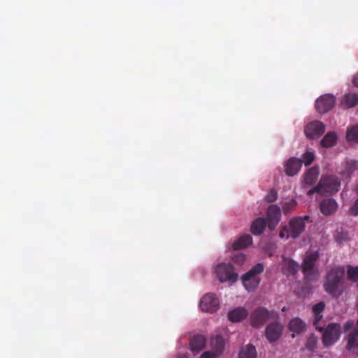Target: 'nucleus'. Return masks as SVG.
Masks as SVG:
<instances>
[{
	"label": "nucleus",
	"mask_w": 358,
	"mask_h": 358,
	"mask_svg": "<svg viewBox=\"0 0 358 358\" xmlns=\"http://www.w3.org/2000/svg\"><path fill=\"white\" fill-rule=\"evenodd\" d=\"M345 268L338 266L331 268L327 273L324 282L326 292L333 296H340L343 292Z\"/></svg>",
	"instance_id": "nucleus-1"
},
{
	"label": "nucleus",
	"mask_w": 358,
	"mask_h": 358,
	"mask_svg": "<svg viewBox=\"0 0 358 358\" xmlns=\"http://www.w3.org/2000/svg\"><path fill=\"white\" fill-rule=\"evenodd\" d=\"M310 217L305 215L304 217H294L292 218L288 224L282 227L279 236L280 238H286L287 239L296 238L304 231L306 227V220H309Z\"/></svg>",
	"instance_id": "nucleus-2"
},
{
	"label": "nucleus",
	"mask_w": 358,
	"mask_h": 358,
	"mask_svg": "<svg viewBox=\"0 0 358 358\" xmlns=\"http://www.w3.org/2000/svg\"><path fill=\"white\" fill-rule=\"evenodd\" d=\"M340 180L334 176H327L320 179L319 183L308 192V195L314 193L334 194L339 190Z\"/></svg>",
	"instance_id": "nucleus-3"
},
{
	"label": "nucleus",
	"mask_w": 358,
	"mask_h": 358,
	"mask_svg": "<svg viewBox=\"0 0 358 358\" xmlns=\"http://www.w3.org/2000/svg\"><path fill=\"white\" fill-rule=\"evenodd\" d=\"M322 340L325 348L330 347L336 343L341 337V327L338 323H330L326 327H323Z\"/></svg>",
	"instance_id": "nucleus-4"
},
{
	"label": "nucleus",
	"mask_w": 358,
	"mask_h": 358,
	"mask_svg": "<svg viewBox=\"0 0 358 358\" xmlns=\"http://www.w3.org/2000/svg\"><path fill=\"white\" fill-rule=\"evenodd\" d=\"M215 273L221 282H235L238 278V274L235 273L234 266L229 263L218 264L215 268Z\"/></svg>",
	"instance_id": "nucleus-5"
},
{
	"label": "nucleus",
	"mask_w": 358,
	"mask_h": 358,
	"mask_svg": "<svg viewBox=\"0 0 358 358\" xmlns=\"http://www.w3.org/2000/svg\"><path fill=\"white\" fill-rule=\"evenodd\" d=\"M271 313L264 307H259L254 310L250 315L252 327L259 328L263 326L270 318Z\"/></svg>",
	"instance_id": "nucleus-6"
},
{
	"label": "nucleus",
	"mask_w": 358,
	"mask_h": 358,
	"mask_svg": "<svg viewBox=\"0 0 358 358\" xmlns=\"http://www.w3.org/2000/svg\"><path fill=\"white\" fill-rule=\"evenodd\" d=\"M336 104V98L331 94L320 96L315 101V108L320 113H325L331 110Z\"/></svg>",
	"instance_id": "nucleus-7"
},
{
	"label": "nucleus",
	"mask_w": 358,
	"mask_h": 358,
	"mask_svg": "<svg viewBox=\"0 0 358 358\" xmlns=\"http://www.w3.org/2000/svg\"><path fill=\"white\" fill-rule=\"evenodd\" d=\"M219 299L213 293L205 294L200 300V308L202 311L213 313L219 308Z\"/></svg>",
	"instance_id": "nucleus-8"
},
{
	"label": "nucleus",
	"mask_w": 358,
	"mask_h": 358,
	"mask_svg": "<svg viewBox=\"0 0 358 358\" xmlns=\"http://www.w3.org/2000/svg\"><path fill=\"white\" fill-rule=\"evenodd\" d=\"M325 131V125L320 121L309 122L304 128V133L307 138L310 139L318 138Z\"/></svg>",
	"instance_id": "nucleus-9"
},
{
	"label": "nucleus",
	"mask_w": 358,
	"mask_h": 358,
	"mask_svg": "<svg viewBox=\"0 0 358 358\" xmlns=\"http://www.w3.org/2000/svg\"><path fill=\"white\" fill-rule=\"evenodd\" d=\"M358 170V161L354 159L346 158L341 162L338 174L343 179L350 178L355 171Z\"/></svg>",
	"instance_id": "nucleus-10"
},
{
	"label": "nucleus",
	"mask_w": 358,
	"mask_h": 358,
	"mask_svg": "<svg viewBox=\"0 0 358 358\" xmlns=\"http://www.w3.org/2000/svg\"><path fill=\"white\" fill-rule=\"evenodd\" d=\"M345 350L353 355H358V324L356 323L353 329L345 337Z\"/></svg>",
	"instance_id": "nucleus-11"
},
{
	"label": "nucleus",
	"mask_w": 358,
	"mask_h": 358,
	"mask_svg": "<svg viewBox=\"0 0 358 358\" xmlns=\"http://www.w3.org/2000/svg\"><path fill=\"white\" fill-rule=\"evenodd\" d=\"M268 228L274 229L281 219V210L277 205H271L266 210Z\"/></svg>",
	"instance_id": "nucleus-12"
},
{
	"label": "nucleus",
	"mask_w": 358,
	"mask_h": 358,
	"mask_svg": "<svg viewBox=\"0 0 358 358\" xmlns=\"http://www.w3.org/2000/svg\"><path fill=\"white\" fill-rule=\"evenodd\" d=\"M282 325L279 322H272L269 324L265 330V335L270 343L275 342L281 336L282 331Z\"/></svg>",
	"instance_id": "nucleus-13"
},
{
	"label": "nucleus",
	"mask_w": 358,
	"mask_h": 358,
	"mask_svg": "<svg viewBox=\"0 0 358 358\" xmlns=\"http://www.w3.org/2000/svg\"><path fill=\"white\" fill-rule=\"evenodd\" d=\"M302 166V162L296 157L289 158L285 164V173L289 176L297 174Z\"/></svg>",
	"instance_id": "nucleus-14"
},
{
	"label": "nucleus",
	"mask_w": 358,
	"mask_h": 358,
	"mask_svg": "<svg viewBox=\"0 0 358 358\" xmlns=\"http://www.w3.org/2000/svg\"><path fill=\"white\" fill-rule=\"evenodd\" d=\"M338 207V205L334 199H325L320 203V211L325 216L334 214L337 210Z\"/></svg>",
	"instance_id": "nucleus-15"
},
{
	"label": "nucleus",
	"mask_w": 358,
	"mask_h": 358,
	"mask_svg": "<svg viewBox=\"0 0 358 358\" xmlns=\"http://www.w3.org/2000/svg\"><path fill=\"white\" fill-rule=\"evenodd\" d=\"M299 269V265L297 262L292 259L282 256V267L283 273L287 275H294Z\"/></svg>",
	"instance_id": "nucleus-16"
},
{
	"label": "nucleus",
	"mask_w": 358,
	"mask_h": 358,
	"mask_svg": "<svg viewBox=\"0 0 358 358\" xmlns=\"http://www.w3.org/2000/svg\"><path fill=\"white\" fill-rule=\"evenodd\" d=\"M318 259L317 253H311L307 255L302 263L301 270L304 275H307L312 272Z\"/></svg>",
	"instance_id": "nucleus-17"
},
{
	"label": "nucleus",
	"mask_w": 358,
	"mask_h": 358,
	"mask_svg": "<svg viewBox=\"0 0 358 358\" xmlns=\"http://www.w3.org/2000/svg\"><path fill=\"white\" fill-rule=\"evenodd\" d=\"M340 104L344 109L356 106L358 104V94L356 93L345 94L341 99Z\"/></svg>",
	"instance_id": "nucleus-18"
},
{
	"label": "nucleus",
	"mask_w": 358,
	"mask_h": 358,
	"mask_svg": "<svg viewBox=\"0 0 358 358\" xmlns=\"http://www.w3.org/2000/svg\"><path fill=\"white\" fill-rule=\"evenodd\" d=\"M248 310L243 307L236 308L228 313V319L233 322H238L246 318Z\"/></svg>",
	"instance_id": "nucleus-19"
},
{
	"label": "nucleus",
	"mask_w": 358,
	"mask_h": 358,
	"mask_svg": "<svg viewBox=\"0 0 358 358\" xmlns=\"http://www.w3.org/2000/svg\"><path fill=\"white\" fill-rule=\"evenodd\" d=\"M206 343V339L203 335H195L190 340V349L192 352H199L204 348Z\"/></svg>",
	"instance_id": "nucleus-20"
},
{
	"label": "nucleus",
	"mask_w": 358,
	"mask_h": 358,
	"mask_svg": "<svg viewBox=\"0 0 358 358\" xmlns=\"http://www.w3.org/2000/svg\"><path fill=\"white\" fill-rule=\"evenodd\" d=\"M252 243V237L250 234L241 236L231 245L234 250H238L248 248Z\"/></svg>",
	"instance_id": "nucleus-21"
},
{
	"label": "nucleus",
	"mask_w": 358,
	"mask_h": 358,
	"mask_svg": "<svg viewBox=\"0 0 358 358\" xmlns=\"http://www.w3.org/2000/svg\"><path fill=\"white\" fill-rule=\"evenodd\" d=\"M320 173L318 167L313 166L309 169L303 176V182L307 185H313L317 179Z\"/></svg>",
	"instance_id": "nucleus-22"
},
{
	"label": "nucleus",
	"mask_w": 358,
	"mask_h": 358,
	"mask_svg": "<svg viewBox=\"0 0 358 358\" xmlns=\"http://www.w3.org/2000/svg\"><path fill=\"white\" fill-rule=\"evenodd\" d=\"M266 228V220L264 217H258L255 220L250 227V231L254 235L262 234Z\"/></svg>",
	"instance_id": "nucleus-23"
},
{
	"label": "nucleus",
	"mask_w": 358,
	"mask_h": 358,
	"mask_svg": "<svg viewBox=\"0 0 358 358\" xmlns=\"http://www.w3.org/2000/svg\"><path fill=\"white\" fill-rule=\"evenodd\" d=\"M306 323L300 318L295 317L289 323V329L294 333L300 334L306 331Z\"/></svg>",
	"instance_id": "nucleus-24"
},
{
	"label": "nucleus",
	"mask_w": 358,
	"mask_h": 358,
	"mask_svg": "<svg viewBox=\"0 0 358 358\" xmlns=\"http://www.w3.org/2000/svg\"><path fill=\"white\" fill-rule=\"evenodd\" d=\"M337 139V134L334 131H329L322 139L320 145L323 148H331L336 144Z\"/></svg>",
	"instance_id": "nucleus-25"
},
{
	"label": "nucleus",
	"mask_w": 358,
	"mask_h": 358,
	"mask_svg": "<svg viewBox=\"0 0 358 358\" xmlns=\"http://www.w3.org/2000/svg\"><path fill=\"white\" fill-rule=\"evenodd\" d=\"M211 348L213 351L217 355H220L223 352L224 348V341L223 338L217 335L211 339Z\"/></svg>",
	"instance_id": "nucleus-26"
},
{
	"label": "nucleus",
	"mask_w": 358,
	"mask_h": 358,
	"mask_svg": "<svg viewBox=\"0 0 358 358\" xmlns=\"http://www.w3.org/2000/svg\"><path fill=\"white\" fill-rule=\"evenodd\" d=\"M243 284L245 289L249 291L255 290L260 282V278H255L251 276L245 277V273L241 278Z\"/></svg>",
	"instance_id": "nucleus-27"
},
{
	"label": "nucleus",
	"mask_w": 358,
	"mask_h": 358,
	"mask_svg": "<svg viewBox=\"0 0 358 358\" xmlns=\"http://www.w3.org/2000/svg\"><path fill=\"white\" fill-rule=\"evenodd\" d=\"M264 270V264L262 263H258L252 266L247 273H245V277L248 278L251 276L255 278H260L259 274H261Z\"/></svg>",
	"instance_id": "nucleus-28"
},
{
	"label": "nucleus",
	"mask_w": 358,
	"mask_h": 358,
	"mask_svg": "<svg viewBox=\"0 0 358 358\" xmlns=\"http://www.w3.org/2000/svg\"><path fill=\"white\" fill-rule=\"evenodd\" d=\"M241 358H256L257 352L255 346L251 344L247 345L245 348L240 353Z\"/></svg>",
	"instance_id": "nucleus-29"
},
{
	"label": "nucleus",
	"mask_w": 358,
	"mask_h": 358,
	"mask_svg": "<svg viewBox=\"0 0 358 358\" xmlns=\"http://www.w3.org/2000/svg\"><path fill=\"white\" fill-rule=\"evenodd\" d=\"M347 279L352 282L358 281V266H347Z\"/></svg>",
	"instance_id": "nucleus-30"
},
{
	"label": "nucleus",
	"mask_w": 358,
	"mask_h": 358,
	"mask_svg": "<svg viewBox=\"0 0 358 358\" xmlns=\"http://www.w3.org/2000/svg\"><path fill=\"white\" fill-rule=\"evenodd\" d=\"M297 206V202L295 199H289V201H285L282 204V208L284 213H288L295 210Z\"/></svg>",
	"instance_id": "nucleus-31"
},
{
	"label": "nucleus",
	"mask_w": 358,
	"mask_h": 358,
	"mask_svg": "<svg viewBox=\"0 0 358 358\" xmlns=\"http://www.w3.org/2000/svg\"><path fill=\"white\" fill-rule=\"evenodd\" d=\"M231 261L238 265H243L245 260V255L241 252H235L231 257Z\"/></svg>",
	"instance_id": "nucleus-32"
},
{
	"label": "nucleus",
	"mask_w": 358,
	"mask_h": 358,
	"mask_svg": "<svg viewBox=\"0 0 358 358\" xmlns=\"http://www.w3.org/2000/svg\"><path fill=\"white\" fill-rule=\"evenodd\" d=\"M347 138L349 141L358 142V124L348 131Z\"/></svg>",
	"instance_id": "nucleus-33"
},
{
	"label": "nucleus",
	"mask_w": 358,
	"mask_h": 358,
	"mask_svg": "<svg viewBox=\"0 0 358 358\" xmlns=\"http://www.w3.org/2000/svg\"><path fill=\"white\" fill-rule=\"evenodd\" d=\"M302 162V164H304L306 166H309L315 159V155L313 152L306 151L302 155V159H300Z\"/></svg>",
	"instance_id": "nucleus-34"
},
{
	"label": "nucleus",
	"mask_w": 358,
	"mask_h": 358,
	"mask_svg": "<svg viewBox=\"0 0 358 358\" xmlns=\"http://www.w3.org/2000/svg\"><path fill=\"white\" fill-rule=\"evenodd\" d=\"M278 199V192L275 189H271L265 196V200L268 203H273Z\"/></svg>",
	"instance_id": "nucleus-35"
},
{
	"label": "nucleus",
	"mask_w": 358,
	"mask_h": 358,
	"mask_svg": "<svg viewBox=\"0 0 358 358\" xmlns=\"http://www.w3.org/2000/svg\"><path fill=\"white\" fill-rule=\"evenodd\" d=\"M324 308L325 303L323 301H321L313 306L312 311L313 315H320L322 313Z\"/></svg>",
	"instance_id": "nucleus-36"
},
{
	"label": "nucleus",
	"mask_w": 358,
	"mask_h": 358,
	"mask_svg": "<svg viewBox=\"0 0 358 358\" xmlns=\"http://www.w3.org/2000/svg\"><path fill=\"white\" fill-rule=\"evenodd\" d=\"M313 315H314V318H313V324L315 326V329L318 331H321L322 330H323L324 326H320L319 324L321 322V320L323 319V315L322 314Z\"/></svg>",
	"instance_id": "nucleus-37"
},
{
	"label": "nucleus",
	"mask_w": 358,
	"mask_h": 358,
	"mask_svg": "<svg viewBox=\"0 0 358 358\" xmlns=\"http://www.w3.org/2000/svg\"><path fill=\"white\" fill-rule=\"evenodd\" d=\"M335 239L336 242L339 243H342L343 242H345L348 241V234L346 232L343 231H336V234H335Z\"/></svg>",
	"instance_id": "nucleus-38"
},
{
	"label": "nucleus",
	"mask_w": 358,
	"mask_h": 358,
	"mask_svg": "<svg viewBox=\"0 0 358 358\" xmlns=\"http://www.w3.org/2000/svg\"><path fill=\"white\" fill-rule=\"evenodd\" d=\"M348 213L353 216L358 215V199L355 201L352 207L349 209Z\"/></svg>",
	"instance_id": "nucleus-39"
},
{
	"label": "nucleus",
	"mask_w": 358,
	"mask_h": 358,
	"mask_svg": "<svg viewBox=\"0 0 358 358\" xmlns=\"http://www.w3.org/2000/svg\"><path fill=\"white\" fill-rule=\"evenodd\" d=\"M217 356L213 351H206L201 355L199 358H216Z\"/></svg>",
	"instance_id": "nucleus-40"
},
{
	"label": "nucleus",
	"mask_w": 358,
	"mask_h": 358,
	"mask_svg": "<svg viewBox=\"0 0 358 358\" xmlns=\"http://www.w3.org/2000/svg\"><path fill=\"white\" fill-rule=\"evenodd\" d=\"M355 325V322L353 320H350L345 322L343 325V331L344 332L348 331L350 329H352Z\"/></svg>",
	"instance_id": "nucleus-41"
},
{
	"label": "nucleus",
	"mask_w": 358,
	"mask_h": 358,
	"mask_svg": "<svg viewBox=\"0 0 358 358\" xmlns=\"http://www.w3.org/2000/svg\"><path fill=\"white\" fill-rule=\"evenodd\" d=\"M316 343V339L314 336L309 338L307 342V347L308 348L313 347L315 343Z\"/></svg>",
	"instance_id": "nucleus-42"
},
{
	"label": "nucleus",
	"mask_w": 358,
	"mask_h": 358,
	"mask_svg": "<svg viewBox=\"0 0 358 358\" xmlns=\"http://www.w3.org/2000/svg\"><path fill=\"white\" fill-rule=\"evenodd\" d=\"M352 83L355 86L358 87V73L354 76Z\"/></svg>",
	"instance_id": "nucleus-43"
}]
</instances>
